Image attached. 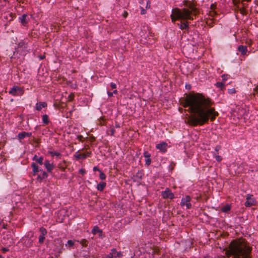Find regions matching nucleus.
<instances>
[{"mask_svg": "<svg viewBox=\"0 0 258 258\" xmlns=\"http://www.w3.org/2000/svg\"><path fill=\"white\" fill-rule=\"evenodd\" d=\"M185 102L184 106L188 107L191 112L188 118L190 125H203L209 119L213 121L218 115V113L212 107L214 102L202 94H189L186 96Z\"/></svg>", "mask_w": 258, "mask_h": 258, "instance_id": "f257e3e1", "label": "nucleus"}, {"mask_svg": "<svg viewBox=\"0 0 258 258\" xmlns=\"http://www.w3.org/2000/svg\"><path fill=\"white\" fill-rule=\"evenodd\" d=\"M230 250L233 258H250L251 248L244 240L232 241L230 244Z\"/></svg>", "mask_w": 258, "mask_h": 258, "instance_id": "f03ea898", "label": "nucleus"}, {"mask_svg": "<svg viewBox=\"0 0 258 258\" xmlns=\"http://www.w3.org/2000/svg\"><path fill=\"white\" fill-rule=\"evenodd\" d=\"M188 9L183 8L179 9L176 8L173 10V15H171L172 21H175L174 17H176V19H186V20H192L193 18L191 15L194 14L195 15H197L198 10L195 7L190 5Z\"/></svg>", "mask_w": 258, "mask_h": 258, "instance_id": "7ed1b4c3", "label": "nucleus"}, {"mask_svg": "<svg viewBox=\"0 0 258 258\" xmlns=\"http://www.w3.org/2000/svg\"><path fill=\"white\" fill-rule=\"evenodd\" d=\"M9 93L13 96H19L23 94V90L18 86H13L9 91Z\"/></svg>", "mask_w": 258, "mask_h": 258, "instance_id": "20e7f679", "label": "nucleus"}, {"mask_svg": "<svg viewBox=\"0 0 258 258\" xmlns=\"http://www.w3.org/2000/svg\"><path fill=\"white\" fill-rule=\"evenodd\" d=\"M190 200L191 198L189 196H186L185 198H183L180 202L181 206L183 207L185 206L187 209L191 208V204L190 203Z\"/></svg>", "mask_w": 258, "mask_h": 258, "instance_id": "39448f33", "label": "nucleus"}, {"mask_svg": "<svg viewBox=\"0 0 258 258\" xmlns=\"http://www.w3.org/2000/svg\"><path fill=\"white\" fill-rule=\"evenodd\" d=\"M2 243L6 246H11L13 242L11 234H6L2 239Z\"/></svg>", "mask_w": 258, "mask_h": 258, "instance_id": "423d86ee", "label": "nucleus"}, {"mask_svg": "<svg viewBox=\"0 0 258 258\" xmlns=\"http://www.w3.org/2000/svg\"><path fill=\"white\" fill-rule=\"evenodd\" d=\"M91 155L90 152H86L84 153H80L79 151L76 152L74 154V157L77 160H79L80 159H84L87 157H89Z\"/></svg>", "mask_w": 258, "mask_h": 258, "instance_id": "0eeeda50", "label": "nucleus"}, {"mask_svg": "<svg viewBox=\"0 0 258 258\" xmlns=\"http://www.w3.org/2000/svg\"><path fill=\"white\" fill-rule=\"evenodd\" d=\"M162 197L164 199H169L171 200L174 198V195L169 188H166L164 191H162Z\"/></svg>", "mask_w": 258, "mask_h": 258, "instance_id": "6e6552de", "label": "nucleus"}, {"mask_svg": "<svg viewBox=\"0 0 258 258\" xmlns=\"http://www.w3.org/2000/svg\"><path fill=\"white\" fill-rule=\"evenodd\" d=\"M255 204V201L252 198V196L250 195H247L246 197V201L245 202V206L246 207H250L254 205Z\"/></svg>", "mask_w": 258, "mask_h": 258, "instance_id": "1a4fd4ad", "label": "nucleus"}, {"mask_svg": "<svg viewBox=\"0 0 258 258\" xmlns=\"http://www.w3.org/2000/svg\"><path fill=\"white\" fill-rule=\"evenodd\" d=\"M27 45L26 44L22 43V45L19 44V46L18 48L17 51L20 52L21 54L23 55H25L27 52Z\"/></svg>", "mask_w": 258, "mask_h": 258, "instance_id": "9d476101", "label": "nucleus"}, {"mask_svg": "<svg viewBox=\"0 0 258 258\" xmlns=\"http://www.w3.org/2000/svg\"><path fill=\"white\" fill-rule=\"evenodd\" d=\"M44 166L47 172L52 173V170L54 167V165L52 163H50L49 160H46L44 162Z\"/></svg>", "mask_w": 258, "mask_h": 258, "instance_id": "9b49d317", "label": "nucleus"}, {"mask_svg": "<svg viewBox=\"0 0 258 258\" xmlns=\"http://www.w3.org/2000/svg\"><path fill=\"white\" fill-rule=\"evenodd\" d=\"M238 51L243 56L246 55L247 52V46L242 45H239L237 48Z\"/></svg>", "mask_w": 258, "mask_h": 258, "instance_id": "f8f14e48", "label": "nucleus"}, {"mask_svg": "<svg viewBox=\"0 0 258 258\" xmlns=\"http://www.w3.org/2000/svg\"><path fill=\"white\" fill-rule=\"evenodd\" d=\"M144 156L146 158L145 162L146 164L148 166L150 165L151 163V160L150 159L151 154L147 151H145L144 152Z\"/></svg>", "mask_w": 258, "mask_h": 258, "instance_id": "ddd939ff", "label": "nucleus"}, {"mask_svg": "<svg viewBox=\"0 0 258 258\" xmlns=\"http://www.w3.org/2000/svg\"><path fill=\"white\" fill-rule=\"evenodd\" d=\"M48 177V174L45 171H42L40 174H39L37 176V179L39 181H41L42 180Z\"/></svg>", "mask_w": 258, "mask_h": 258, "instance_id": "4468645a", "label": "nucleus"}, {"mask_svg": "<svg viewBox=\"0 0 258 258\" xmlns=\"http://www.w3.org/2000/svg\"><path fill=\"white\" fill-rule=\"evenodd\" d=\"M43 157L42 156L38 157L36 155H35L33 158V160H35L36 163L40 165H42L43 164Z\"/></svg>", "mask_w": 258, "mask_h": 258, "instance_id": "2eb2a0df", "label": "nucleus"}, {"mask_svg": "<svg viewBox=\"0 0 258 258\" xmlns=\"http://www.w3.org/2000/svg\"><path fill=\"white\" fill-rule=\"evenodd\" d=\"M188 23L187 21L181 22L180 24H178L179 28L181 30H188L189 28Z\"/></svg>", "mask_w": 258, "mask_h": 258, "instance_id": "dca6fc26", "label": "nucleus"}, {"mask_svg": "<svg viewBox=\"0 0 258 258\" xmlns=\"http://www.w3.org/2000/svg\"><path fill=\"white\" fill-rule=\"evenodd\" d=\"M46 106L47 104L44 102L37 103L36 104V110L39 111L41 110L42 108H44Z\"/></svg>", "mask_w": 258, "mask_h": 258, "instance_id": "f3484780", "label": "nucleus"}, {"mask_svg": "<svg viewBox=\"0 0 258 258\" xmlns=\"http://www.w3.org/2000/svg\"><path fill=\"white\" fill-rule=\"evenodd\" d=\"M31 167L33 169V174L35 175L39 172V166L36 164L35 163H32Z\"/></svg>", "mask_w": 258, "mask_h": 258, "instance_id": "a211bd4d", "label": "nucleus"}, {"mask_svg": "<svg viewBox=\"0 0 258 258\" xmlns=\"http://www.w3.org/2000/svg\"><path fill=\"white\" fill-rule=\"evenodd\" d=\"M106 184L105 182H100L99 184H98L97 186V189L99 191H102L106 186Z\"/></svg>", "mask_w": 258, "mask_h": 258, "instance_id": "6ab92c4d", "label": "nucleus"}, {"mask_svg": "<svg viewBox=\"0 0 258 258\" xmlns=\"http://www.w3.org/2000/svg\"><path fill=\"white\" fill-rule=\"evenodd\" d=\"M102 232V230H100L99 228V227L97 226H94L92 230V234H93L94 235L96 234L97 233H98L99 234H101Z\"/></svg>", "mask_w": 258, "mask_h": 258, "instance_id": "aec40b11", "label": "nucleus"}, {"mask_svg": "<svg viewBox=\"0 0 258 258\" xmlns=\"http://www.w3.org/2000/svg\"><path fill=\"white\" fill-rule=\"evenodd\" d=\"M26 15H23L19 18L20 22L23 25H25L27 23V21H26Z\"/></svg>", "mask_w": 258, "mask_h": 258, "instance_id": "412c9836", "label": "nucleus"}, {"mask_svg": "<svg viewBox=\"0 0 258 258\" xmlns=\"http://www.w3.org/2000/svg\"><path fill=\"white\" fill-rule=\"evenodd\" d=\"M231 209V206L229 204H227L226 205L224 206V207H223L221 209V211L223 212H224V213H227L228 212V211H229Z\"/></svg>", "mask_w": 258, "mask_h": 258, "instance_id": "4be33fe9", "label": "nucleus"}, {"mask_svg": "<svg viewBox=\"0 0 258 258\" xmlns=\"http://www.w3.org/2000/svg\"><path fill=\"white\" fill-rule=\"evenodd\" d=\"M216 86L217 88H220L221 90H223V89L225 88V83L223 82H219L216 84Z\"/></svg>", "mask_w": 258, "mask_h": 258, "instance_id": "5701e85b", "label": "nucleus"}, {"mask_svg": "<svg viewBox=\"0 0 258 258\" xmlns=\"http://www.w3.org/2000/svg\"><path fill=\"white\" fill-rule=\"evenodd\" d=\"M42 121L43 123L47 124L49 122L48 116L46 114L42 115Z\"/></svg>", "mask_w": 258, "mask_h": 258, "instance_id": "b1692460", "label": "nucleus"}, {"mask_svg": "<svg viewBox=\"0 0 258 258\" xmlns=\"http://www.w3.org/2000/svg\"><path fill=\"white\" fill-rule=\"evenodd\" d=\"M115 133V130L113 127H111L109 130H107V134L108 135L113 136Z\"/></svg>", "mask_w": 258, "mask_h": 258, "instance_id": "393cba45", "label": "nucleus"}, {"mask_svg": "<svg viewBox=\"0 0 258 258\" xmlns=\"http://www.w3.org/2000/svg\"><path fill=\"white\" fill-rule=\"evenodd\" d=\"M49 153L52 156H57V157H59L61 155L60 153L58 152H56V151H49Z\"/></svg>", "mask_w": 258, "mask_h": 258, "instance_id": "a878e982", "label": "nucleus"}, {"mask_svg": "<svg viewBox=\"0 0 258 258\" xmlns=\"http://www.w3.org/2000/svg\"><path fill=\"white\" fill-rule=\"evenodd\" d=\"M26 137L25 132L20 133L18 135V138L19 140H22Z\"/></svg>", "mask_w": 258, "mask_h": 258, "instance_id": "bb28decb", "label": "nucleus"}, {"mask_svg": "<svg viewBox=\"0 0 258 258\" xmlns=\"http://www.w3.org/2000/svg\"><path fill=\"white\" fill-rule=\"evenodd\" d=\"M39 231L41 232V235L45 236L47 234V231L46 229L43 227H41L39 229Z\"/></svg>", "mask_w": 258, "mask_h": 258, "instance_id": "cd10ccee", "label": "nucleus"}, {"mask_svg": "<svg viewBox=\"0 0 258 258\" xmlns=\"http://www.w3.org/2000/svg\"><path fill=\"white\" fill-rule=\"evenodd\" d=\"M74 245V242L72 240H69L68 241L67 243L66 244V246L68 247H71Z\"/></svg>", "mask_w": 258, "mask_h": 258, "instance_id": "c85d7f7f", "label": "nucleus"}, {"mask_svg": "<svg viewBox=\"0 0 258 258\" xmlns=\"http://www.w3.org/2000/svg\"><path fill=\"white\" fill-rule=\"evenodd\" d=\"M99 177L101 179L104 180L106 178V175L103 172L100 171Z\"/></svg>", "mask_w": 258, "mask_h": 258, "instance_id": "c756f323", "label": "nucleus"}, {"mask_svg": "<svg viewBox=\"0 0 258 258\" xmlns=\"http://www.w3.org/2000/svg\"><path fill=\"white\" fill-rule=\"evenodd\" d=\"M80 242L83 246H86L88 244V241L86 239H82Z\"/></svg>", "mask_w": 258, "mask_h": 258, "instance_id": "7c9ffc66", "label": "nucleus"}, {"mask_svg": "<svg viewBox=\"0 0 258 258\" xmlns=\"http://www.w3.org/2000/svg\"><path fill=\"white\" fill-rule=\"evenodd\" d=\"M45 239V237L44 236L40 235L39 237V242L40 243H43L44 240Z\"/></svg>", "mask_w": 258, "mask_h": 258, "instance_id": "2f4dec72", "label": "nucleus"}, {"mask_svg": "<svg viewBox=\"0 0 258 258\" xmlns=\"http://www.w3.org/2000/svg\"><path fill=\"white\" fill-rule=\"evenodd\" d=\"M236 92V91L235 88H231L228 90V93L230 94H235Z\"/></svg>", "mask_w": 258, "mask_h": 258, "instance_id": "473e14b6", "label": "nucleus"}, {"mask_svg": "<svg viewBox=\"0 0 258 258\" xmlns=\"http://www.w3.org/2000/svg\"><path fill=\"white\" fill-rule=\"evenodd\" d=\"M167 145L166 143L162 142V153H165L166 151L165 147Z\"/></svg>", "mask_w": 258, "mask_h": 258, "instance_id": "72a5a7b5", "label": "nucleus"}, {"mask_svg": "<svg viewBox=\"0 0 258 258\" xmlns=\"http://www.w3.org/2000/svg\"><path fill=\"white\" fill-rule=\"evenodd\" d=\"M221 77L222 78L223 82H224L226 80H227L228 79V75L224 74V75H222Z\"/></svg>", "mask_w": 258, "mask_h": 258, "instance_id": "f704fd0d", "label": "nucleus"}, {"mask_svg": "<svg viewBox=\"0 0 258 258\" xmlns=\"http://www.w3.org/2000/svg\"><path fill=\"white\" fill-rule=\"evenodd\" d=\"M215 159L218 162H220L222 159V157L219 155H216L215 156Z\"/></svg>", "mask_w": 258, "mask_h": 258, "instance_id": "c9c22d12", "label": "nucleus"}, {"mask_svg": "<svg viewBox=\"0 0 258 258\" xmlns=\"http://www.w3.org/2000/svg\"><path fill=\"white\" fill-rule=\"evenodd\" d=\"M216 8V3H214L211 5L210 9L211 10H214Z\"/></svg>", "mask_w": 258, "mask_h": 258, "instance_id": "e433bc0d", "label": "nucleus"}, {"mask_svg": "<svg viewBox=\"0 0 258 258\" xmlns=\"http://www.w3.org/2000/svg\"><path fill=\"white\" fill-rule=\"evenodd\" d=\"M115 256V255H113V252H110L109 254L107 255L108 258H112L113 257Z\"/></svg>", "mask_w": 258, "mask_h": 258, "instance_id": "4c0bfd02", "label": "nucleus"}, {"mask_svg": "<svg viewBox=\"0 0 258 258\" xmlns=\"http://www.w3.org/2000/svg\"><path fill=\"white\" fill-rule=\"evenodd\" d=\"M110 87L112 89H115L116 88V85L114 83H110Z\"/></svg>", "mask_w": 258, "mask_h": 258, "instance_id": "58836bf2", "label": "nucleus"}, {"mask_svg": "<svg viewBox=\"0 0 258 258\" xmlns=\"http://www.w3.org/2000/svg\"><path fill=\"white\" fill-rule=\"evenodd\" d=\"M9 250V249L7 248V247H3L2 248V251H3V252L5 253L7 251H8Z\"/></svg>", "mask_w": 258, "mask_h": 258, "instance_id": "ea45409f", "label": "nucleus"}, {"mask_svg": "<svg viewBox=\"0 0 258 258\" xmlns=\"http://www.w3.org/2000/svg\"><path fill=\"white\" fill-rule=\"evenodd\" d=\"M253 95H254L255 93H258V86H257L256 87H255L253 89Z\"/></svg>", "mask_w": 258, "mask_h": 258, "instance_id": "a19ab883", "label": "nucleus"}, {"mask_svg": "<svg viewBox=\"0 0 258 258\" xmlns=\"http://www.w3.org/2000/svg\"><path fill=\"white\" fill-rule=\"evenodd\" d=\"M156 148L160 150H161V143H159L156 145Z\"/></svg>", "mask_w": 258, "mask_h": 258, "instance_id": "79ce46f5", "label": "nucleus"}, {"mask_svg": "<svg viewBox=\"0 0 258 258\" xmlns=\"http://www.w3.org/2000/svg\"><path fill=\"white\" fill-rule=\"evenodd\" d=\"M151 6H150V3L149 2V1H147V5H146V9H149L150 8Z\"/></svg>", "mask_w": 258, "mask_h": 258, "instance_id": "37998d69", "label": "nucleus"}, {"mask_svg": "<svg viewBox=\"0 0 258 258\" xmlns=\"http://www.w3.org/2000/svg\"><path fill=\"white\" fill-rule=\"evenodd\" d=\"M191 88V86L190 84H186L185 85V88L188 90H190Z\"/></svg>", "mask_w": 258, "mask_h": 258, "instance_id": "c03bdc74", "label": "nucleus"}, {"mask_svg": "<svg viewBox=\"0 0 258 258\" xmlns=\"http://www.w3.org/2000/svg\"><path fill=\"white\" fill-rule=\"evenodd\" d=\"M146 11L145 10H144L143 8H142V10H141V14H142V15H144L145 14H146Z\"/></svg>", "mask_w": 258, "mask_h": 258, "instance_id": "a18cd8bd", "label": "nucleus"}, {"mask_svg": "<svg viewBox=\"0 0 258 258\" xmlns=\"http://www.w3.org/2000/svg\"><path fill=\"white\" fill-rule=\"evenodd\" d=\"M111 252H113V255H116V253H117V251L114 248H113L111 249Z\"/></svg>", "mask_w": 258, "mask_h": 258, "instance_id": "49530a36", "label": "nucleus"}, {"mask_svg": "<svg viewBox=\"0 0 258 258\" xmlns=\"http://www.w3.org/2000/svg\"><path fill=\"white\" fill-rule=\"evenodd\" d=\"M121 255H122V254L120 252H117L115 257H120Z\"/></svg>", "mask_w": 258, "mask_h": 258, "instance_id": "de8ad7c7", "label": "nucleus"}, {"mask_svg": "<svg viewBox=\"0 0 258 258\" xmlns=\"http://www.w3.org/2000/svg\"><path fill=\"white\" fill-rule=\"evenodd\" d=\"M25 135H26V137H30V136H31L32 134H31V133L25 132Z\"/></svg>", "mask_w": 258, "mask_h": 258, "instance_id": "09e8293b", "label": "nucleus"}, {"mask_svg": "<svg viewBox=\"0 0 258 258\" xmlns=\"http://www.w3.org/2000/svg\"><path fill=\"white\" fill-rule=\"evenodd\" d=\"M79 172H80L81 174H84V173H85V170L84 169H81L80 170Z\"/></svg>", "mask_w": 258, "mask_h": 258, "instance_id": "8fccbe9b", "label": "nucleus"}, {"mask_svg": "<svg viewBox=\"0 0 258 258\" xmlns=\"http://www.w3.org/2000/svg\"><path fill=\"white\" fill-rule=\"evenodd\" d=\"M220 147L219 146H217L215 147V150L216 151H218L220 149Z\"/></svg>", "mask_w": 258, "mask_h": 258, "instance_id": "3c124183", "label": "nucleus"}, {"mask_svg": "<svg viewBox=\"0 0 258 258\" xmlns=\"http://www.w3.org/2000/svg\"><path fill=\"white\" fill-rule=\"evenodd\" d=\"M93 170H94V171L97 170V171H99V172H100V171H101V170H100L99 168H98V167H96V166L94 167V168H93Z\"/></svg>", "mask_w": 258, "mask_h": 258, "instance_id": "603ef678", "label": "nucleus"}, {"mask_svg": "<svg viewBox=\"0 0 258 258\" xmlns=\"http://www.w3.org/2000/svg\"><path fill=\"white\" fill-rule=\"evenodd\" d=\"M107 94L109 97H112L113 95V93L110 92H107Z\"/></svg>", "mask_w": 258, "mask_h": 258, "instance_id": "864d4df0", "label": "nucleus"}, {"mask_svg": "<svg viewBox=\"0 0 258 258\" xmlns=\"http://www.w3.org/2000/svg\"><path fill=\"white\" fill-rule=\"evenodd\" d=\"M127 16V13L126 12H124L123 13V16L125 18Z\"/></svg>", "mask_w": 258, "mask_h": 258, "instance_id": "5fc2aeb1", "label": "nucleus"}, {"mask_svg": "<svg viewBox=\"0 0 258 258\" xmlns=\"http://www.w3.org/2000/svg\"><path fill=\"white\" fill-rule=\"evenodd\" d=\"M115 127H116V128H119V127H120V125H119V123H116V124H115Z\"/></svg>", "mask_w": 258, "mask_h": 258, "instance_id": "6e6d98bb", "label": "nucleus"}, {"mask_svg": "<svg viewBox=\"0 0 258 258\" xmlns=\"http://www.w3.org/2000/svg\"><path fill=\"white\" fill-rule=\"evenodd\" d=\"M240 13L243 14L244 12V9H241V10H240Z\"/></svg>", "mask_w": 258, "mask_h": 258, "instance_id": "4d7b16f0", "label": "nucleus"}, {"mask_svg": "<svg viewBox=\"0 0 258 258\" xmlns=\"http://www.w3.org/2000/svg\"><path fill=\"white\" fill-rule=\"evenodd\" d=\"M3 228H5V229H7V225L4 224L3 225Z\"/></svg>", "mask_w": 258, "mask_h": 258, "instance_id": "13d9d810", "label": "nucleus"}, {"mask_svg": "<svg viewBox=\"0 0 258 258\" xmlns=\"http://www.w3.org/2000/svg\"><path fill=\"white\" fill-rule=\"evenodd\" d=\"M112 93L113 94H116L117 93V91L116 90H114Z\"/></svg>", "mask_w": 258, "mask_h": 258, "instance_id": "bf43d9fd", "label": "nucleus"}, {"mask_svg": "<svg viewBox=\"0 0 258 258\" xmlns=\"http://www.w3.org/2000/svg\"><path fill=\"white\" fill-rule=\"evenodd\" d=\"M167 76H168V75H167V71H166V74H165V75L164 77H165V78H167Z\"/></svg>", "mask_w": 258, "mask_h": 258, "instance_id": "052dcab7", "label": "nucleus"}, {"mask_svg": "<svg viewBox=\"0 0 258 258\" xmlns=\"http://www.w3.org/2000/svg\"><path fill=\"white\" fill-rule=\"evenodd\" d=\"M39 171H40V172H41H41H42V171H43L42 170V169H41V168L39 167Z\"/></svg>", "mask_w": 258, "mask_h": 258, "instance_id": "680f3d73", "label": "nucleus"}, {"mask_svg": "<svg viewBox=\"0 0 258 258\" xmlns=\"http://www.w3.org/2000/svg\"><path fill=\"white\" fill-rule=\"evenodd\" d=\"M204 258H212V257H211L210 256L207 255L206 256H205Z\"/></svg>", "mask_w": 258, "mask_h": 258, "instance_id": "e2e57ef3", "label": "nucleus"}, {"mask_svg": "<svg viewBox=\"0 0 258 258\" xmlns=\"http://www.w3.org/2000/svg\"><path fill=\"white\" fill-rule=\"evenodd\" d=\"M140 174H141V173H137V176H140V177H141V175H140Z\"/></svg>", "mask_w": 258, "mask_h": 258, "instance_id": "0e129e2a", "label": "nucleus"}, {"mask_svg": "<svg viewBox=\"0 0 258 258\" xmlns=\"http://www.w3.org/2000/svg\"><path fill=\"white\" fill-rule=\"evenodd\" d=\"M140 174H141V173H137V176H140V177H141V175H140Z\"/></svg>", "mask_w": 258, "mask_h": 258, "instance_id": "69168bd1", "label": "nucleus"}, {"mask_svg": "<svg viewBox=\"0 0 258 258\" xmlns=\"http://www.w3.org/2000/svg\"><path fill=\"white\" fill-rule=\"evenodd\" d=\"M140 174H141V173H137V176H140V177H141V175H140Z\"/></svg>", "mask_w": 258, "mask_h": 258, "instance_id": "338daca9", "label": "nucleus"}, {"mask_svg": "<svg viewBox=\"0 0 258 258\" xmlns=\"http://www.w3.org/2000/svg\"><path fill=\"white\" fill-rule=\"evenodd\" d=\"M0 258H4V257H3V256L2 255H0Z\"/></svg>", "mask_w": 258, "mask_h": 258, "instance_id": "774afa93", "label": "nucleus"}]
</instances>
